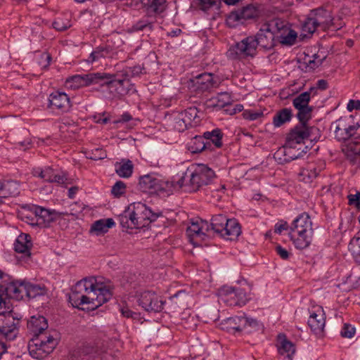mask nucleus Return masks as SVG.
Listing matches in <instances>:
<instances>
[{
    "label": "nucleus",
    "mask_w": 360,
    "mask_h": 360,
    "mask_svg": "<svg viewBox=\"0 0 360 360\" xmlns=\"http://www.w3.org/2000/svg\"><path fill=\"white\" fill-rule=\"evenodd\" d=\"M275 251L279 257L283 259H288L291 255L290 252L281 245H278L275 247Z\"/></svg>",
    "instance_id": "nucleus-57"
},
{
    "label": "nucleus",
    "mask_w": 360,
    "mask_h": 360,
    "mask_svg": "<svg viewBox=\"0 0 360 360\" xmlns=\"http://www.w3.org/2000/svg\"><path fill=\"white\" fill-rule=\"evenodd\" d=\"M169 120L174 129L179 132L184 131L190 127L181 112H172L169 115Z\"/></svg>",
    "instance_id": "nucleus-34"
},
{
    "label": "nucleus",
    "mask_w": 360,
    "mask_h": 360,
    "mask_svg": "<svg viewBox=\"0 0 360 360\" xmlns=\"http://www.w3.org/2000/svg\"><path fill=\"white\" fill-rule=\"evenodd\" d=\"M70 26L71 25L68 20H63L62 18H58L53 22V28L58 31H64Z\"/></svg>",
    "instance_id": "nucleus-53"
},
{
    "label": "nucleus",
    "mask_w": 360,
    "mask_h": 360,
    "mask_svg": "<svg viewBox=\"0 0 360 360\" xmlns=\"http://www.w3.org/2000/svg\"><path fill=\"white\" fill-rule=\"evenodd\" d=\"M106 157L105 153L100 148H96L92 152V156L90 157L91 159L93 160H102Z\"/></svg>",
    "instance_id": "nucleus-59"
},
{
    "label": "nucleus",
    "mask_w": 360,
    "mask_h": 360,
    "mask_svg": "<svg viewBox=\"0 0 360 360\" xmlns=\"http://www.w3.org/2000/svg\"><path fill=\"white\" fill-rule=\"evenodd\" d=\"M263 116V112L261 111H255L252 110H245L243 112V117L248 120H257Z\"/></svg>",
    "instance_id": "nucleus-52"
},
{
    "label": "nucleus",
    "mask_w": 360,
    "mask_h": 360,
    "mask_svg": "<svg viewBox=\"0 0 360 360\" xmlns=\"http://www.w3.org/2000/svg\"><path fill=\"white\" fill-rule=\"evenodd\" d=\"M20 193L19 183L14 180H4L2 181L1 197H15Z\"/></svg>",
    "instance_id": "nucleus-33"
},
{
    "label": "nucleus",
    "mask_w": 360,
    "mask_h": 360,
    "mask_svg": "<svg viewBox=\"0 0 360 360\" xmlns=\"http://www.w3.org/2000/svg\"><path fill=\"white\" fill-rule=\"evenodd\" d=\"M319 130L315 127H308L307 124L296 125L287 136V146L296 147L304 143V140L309 139L311 141H317L319 138Z\"/></svg>",
    "instance_id": "nucleus-7"
},
{
    "label": "nucleus",
    "mask_w": 360,
    "mask_h": 360,
    "mask_svg": "<svg viewBox=\"0 0 360 360\" xmlns=\"http://www.w3.org/2000/svg\"><path fill=\"white\" fill-rule=\"evenodd\" d=\"M224 228V231L220 234V236L227 240H233L240 233V226L235 219H228Z\"/></svg>",
    "instance_id": "nucleus-28"
},
{
    "label": "nucleus",
    "mask_w": 360,
    "mask_h": 360,
    "mask_svg": "<svg viewBox=\"0 0 360 360\" xmlns=\"http://www.w3.org/2000/svg\"><path fill=\"white\" fill-rule=\"evenodd\" d=\"M27 327L29 330L36 337H42V333L47 329L48 323L46 319L42 316L31 317L30 320L27 322Z\"/></svg>",
    "instance_id": "nucleus-27"
},
{
    "label": "nucleus",
    "mask_w": 360,
    "mask_h": 360,
    "mask_svg": "<svg viewBox=\"0 0 360 360\" xmlns=\"http://www.w3.org/2000/svg\"><path fill=\"white\" fill-rule=\"evenodd\" d=\"M288 229V224L287 222L277 223L274 227V232L281 233L282 231L287 230Z\"/></svg>",
    "instance_id": "nucleus-63"
},
{
    "label": "nucleus",
    "mask_w": 360,
    "mask_h": 360,
    "mask_svg": "<svg viewBox=\"0 0 360 360\" xmlns=\"http://www.w3.org/2000/svg\"><path fill=\"white\" fill-rule=\"evenodd\" d=\"M214 172L207 165L200 164L187 169L180 179L176 181L178 188L193 192L201 186L209 184L214 178Z\"/></svg>",
    "instance_id": "nucleus-3"
},
{
    "label": "nucleus",
    "mask_w": 360,
    "mask_h": 360,
    "mask_svg": "<svg viewBox=\"0 0 360 360\" xmlns=\"http://www.w3.org/2000/svg\"><path fill=\"white\" fill-rule=\"evenodd\" d=\"M320 171V169H317L314 166H309V169L307 170L308 172L307 175L310 179L316 177L319 175Z\"/></svg>",
    "instance_id": "nucleus-64"
},
{
    "label": "nucleus",
    "mask_w": 360,
    "mask_h": 360,
    "mask_svg": "<svg viewBox=\"0 0 360 360\" xmlns=\"http://www.w3.org/2000/svg\"><path fill=\"white\" fill-rule=\"evenodd\" d=\"M313 59L309 58L308 60L306 61V63L307 64V66L310 69H315L320 66L322 64L323 59H318V56L316 55L313 56Z\"/></svg>",
    "instance_id": "nucleus-58"
},
{
    "label": "nucleus",
    "mask_w": 360,
    "mask_h": 360,
    "mask_svg": "<svg viewBox=\"0 0 360 360\" xmlns=\"http://www.w3.org/2000/svg\"><path fill=\"white\" fill-rule=\"evenodd\" d=\"M349 250L354 255L356 262L360 263V235L354 236L349 244Z\"/></svg>",
    "instance_id": "nucleus-48"
},
{
    "label": "nucleus",
    "mask_w": 360,
    "mask_h": 360,
    "mask_svg": "<svg viewBox=\"0 0 360 360\" xmlns=\"http://www.w3.org/2000/svg\"><path fill=\"white\" fill-rule=\"evenodd\" d=\"M126 67L122 70L117 71L115 74H108L105 72H100L101 78L99 79V83H104L103 79H110L112 82H117V80H122L124 82L130 83L128 76H127Z\"/></svg>",
    "instance_id": "nucleus-40"
},
{
    "label": "nucleus",
    "mask_w": 360,
    "mask_h": 360,
    "mask_svg": "<svg viewBox=\"0 0 360 360\" xmlns=\"http://www.w3.org/2000/svg\"><path fill=\"white\" fill-rule=\"evenodd\" d=\"M67 181V177L64 174H53L52 179H51V183H58L59 184H65Z\"/></svg>",
    "instance_id": "nucleus-60"
},
{
    "label": "nucleus",
    "mask_w": 360,
    "mask_h": 360,
    "mask_svg": "<svg viewBox=\"0 0 360 360\" xmlns=\"http://www.w3.org/2000/svg\"><path fill=\"white\" fill-rule=\"evenodd\" d=\"M292 117V111L290 108H283L275 114L273 118V124L276 127H279L283 124L290 122Z\"/></svg>",
    "instance_id": "nucleus-38"
},
{
    "label": "nucleus",
    "mask_w": 360,
    "mask_h": 360,
    "mask_svg": "<svg viewBox=\"0 0 360 360\" xmlns=\"http://www.w3.org/2000/svg\"><path fill=\"white\" fill-rule=\"evenodd\" d=\"M126 185L121 181H117L112 187L111 193L115 197H120L125 193Z\"/></svg>",
    "instance_id": "nucleus-50"
},
{
    "label": "nucleus",
    "mask_w": 360,
    "mask_h": 360,
    "mask_svg": "<svg viewBox=\"0 0 360 360\" xmlns=\"http://www.w3.org/2000/svg\"><path fill=\"white\" fill-rule=\"evenodd\" d=\"M347 108L349 111L360 110V100H350L347 104Z\"/></svg>",
    "instance_id": "nucleus-62"
},
{
    "label": "nucleus",
    "mask_w": 360,
    "mask_h": 360,
    "mask_svg": "<svg viewBox=\"0 0 360 360\" xmlns=\"http://www.w3.org/2000/svg\"><path fill=\"white\" fill-rule=\"evenodd\" d=\"M257 49L256 39L253 36H248L231 46L227 51V56L233 60L252 58L257 54Z\"/></svg>",
    "instance_id": "nucleus-8"
},
{
    "label": "nucleus",
    "mask_w": 360,
    "mask_h": 360,
    "mask_svg": "<svg viewBox=\"0 0 360 360\" xmlns=\"http://www.w3.org/2000/svg\"><path fill=\"white\" fill-rule=\"evenodd\" d=\"M227 219L226 217L223 214H217L212 217L210 224L202 219L192 221L186 228V236L191 243L198 245L210 231H213L214 233L220 236L224 231V226Z\"/></svg>",
    "instance_id": "nucleus-2"
},
{
    "label": "nucleus",
    "mask_w": 360,
    "mask_h": 360,
    "mask_svg": "<svg viewBox=\"0 0 360 360\" xmlns=\"http://www.w3.org/2000/svg\"><path fill=\"white\" fill-rule=\"evenodd\" d=\"M297 110H298L297 117L300 121V124H307V121L311 118L312 107L307 106Z\"/></svg>",
    "instance_id": "nucleus-49"
},
{
    "label": "nucleus",
    "mask_w": 360,
    "mask_h": 360,
    "mask_svg": "<svg viewBox=\"0 0 360 360\" xmlns=\"http://www.w3.org/2000/svg\"><path fill=\"white\" fill-rule=\"evenodd\" d=\"M360 127L359 122L356 124L347 125L342 120H339L336 123L335 129V138L338 141H348L356 134V129Z\"/></svg>",
    "instance_id": "nucleus-19"
},
{
    "label": "nucleus",
    "mask_w": 360,
    "mask_h": 360,
    "mask_svg": "<svg viewBox=\"0 0 360 360\" xmlns=\"http://www.w3.org/2000/svg\"><path fill=\"white\" fill-rule=\"evenodd\" d=\"M326 324L325 314L322 308L319 307L316 311L311 313L308 319V325L316 334H321Z\"/></svg>",
    "instance_id": "nucleus-21"
},
{
    "label": "nucleus",
    "mask_w": 360,
    "mask_h": 360,
    "mask_svg": "<svg viewBox=\"0 0 360 360\" xmlns=\"http://www.w3.org/2000/svg\"><path fill=\"white\" fill-rule=\"evenodd\" d=\"M348 203L357 208L360 207V191H356L355 194H349L347 195Z\"/></svg>",
    "instance_id": "nucleus-55"
},
{
    "label": "nucleus",
    "mask_w": 360,
    "mask_h": 360,
    "mask_svg": "<svg viewBox=\"0 0 360 360\" xmlns=\"http://www.w3.org/2000/svg\"><path fill=\"white\" fill-rule=\"evenodd\" d=\"M258 12L255 6L249 4L238 9V11L232 12L229 16L228 22L229 23L231 20L237 21L252 19L256 18Z\"/></svg>",
    "instance_id": "nucleus-22"
},
{
    "label": "nucleus",
    "mask_w": 360,
    "mask_h": 360,
    "mask_svg": "<svg viewBox=\"0 0 360 360\" xmlns=\"http://www.w3.org/2000/svg\"><path fill=\"white\" fill-rule=\"evenodd\" d=\"M220 84L219 79L211 73L200 74L189 81V87L193 91L204 92L217 87Z\"/></svg>",
    "instance_id": "nucleus-13"
},
{
    "label": "nucleus",
    "mask_w": 360,
    "mask_h": 360,
    "mask_svg": "<svg viewBox=\"0 0 360 360\" xmlns=\"http://www.w3.org/2000/svg\"><path fill=\"white\" fill-rule=\"evenodd\" d=\"M112 50L110 46H98L90 55L89 61L93 63L101 58L111 57Z\"/></svg>",
    "instance_id": "nucleus-42"
},
{
    "label": "nucleus",
    "mask_w": 360,
    "mask_h": 360,
    "mask_svg": "<svg viewBox=\"0 0 360 360\" xmlns=\"http://www.w3.org/2000/svg\"><path fill=\"white\" fill-rule=\"evenodd\" d=\"M156 22L155 18L150 14H147L135 22L132 27L133 32L140 31H150L154 29L155 23Z\"/></svg>",
    "instance_id": "nucleus-29"
},
{
    "label": "nucleus",
    "mask_w": 360,
    "mask_h": 360,
    "mask_svg": "<svg viewBox=\"0 0 360 360\" xmlns=\"http://www.w3.org/2000/svg\"><path fill=\"white\" fill-rule=\"evenodd\" d=\"M2 292L6 295L10 299L21 300L25 296L29 298H36L37 297L46 295L47 290L44 286L31 284L23 281H11L6 287L0 286Z\"/></svg>",
    "instance_id": "nucleus-6"
},
{
    "label": "nucleus",
    "mask_w": 360,
    "mask_h": 360,
    "mask_svg": "<svg viewBox=\"0 0 360 360\" xmlns=\"http://www.w3.org/2000/svg\"><path fill=\"white\" fill-rule=\"evenodd\" d=\"M118 218L120 225L122 227L127 229H136L134 219L131 214V210L129 207L123 212L122 214L119 215Z\"/></svg>",
    "instance_id": "nucleus-46"
},
{
    "label": "nucleus",
    "mask_w": 360,
    "mask_h": 360,
    "mask_svg": "<svg viewBox=\"0 0 360 360\" xmlns=\"http://www.w3.org/2000/svg\"><path fill=\"white\" fill-rule=\"evenodd\" d=\"M207 142L203 136H195L188 143V148L193 153H198L207 149Z\"/></svg>",
    "instance_id": "nucleus-41"
},
{
    "label": "nucleus",
    "mask_w": 360,
    "mask_h": 360,
    "mask_svg": "<svg viewBox=\"0 0 360 360\" xmlns=\"http://www.w3.org/2000/svg\"><path fill=\"white\" fill-rule=\"evenodd\" d=\"M243 316L245 321L242 325L243 332L250 333L259 330L262 328V324L257 319L247 317L244 315Z\"/></svg>",
    "instance_id": "nucleus-45"
},
{
    "label": "nucleus",
    "mask_w": 360,
    "mask_h": 360,
    "mask_svg": "<svg viewBox=\"0 0 360 360\" xmlns=\"http://www.w3.org/2000/svg\"><path fill=\"white\" fill-rule=\"evenodd\" d=\"M166 0H143V4L146 8V13L160 14L164 12L167 7Z\"/></svg>",
    "instance_id": "nucleus-30"
},
{
    "label": "nucleus",
    "mask_w": 360,
    "mask_h": 360,
    "mask_svg": "<svg viewBox=\"0 0 360 360\" xmlns=\"http://www.w3.org/2000/svg\"><path fill=\"white\" fill-rule=\"evenodd\" d=\"M127 76H128L129 80L131 78L139 77L143 73V68L140 65H136L134 67H126Z\"/></svg>",
    "instance_id": "nucleus-51"
},
{
    "label": "nucleus",
    "mask_w": 360,
    "mask_h": 360,
    "mask_svg": "<svg viewBox=\"0 0 360 360\" xmlns=\"http://www.w3.org/2000/svg\"><path fill=\"white\" fill-rule=\"evenodd\" d=\"M278 37L279 39V42L281 44L292 46L296 41L297 34L295 30L283 27H282L280 35Z\"/></svg>",
    "instance_id": "nucleus-36"
},
{
    "label": "nucleus",
    "mask_w": 360,
    "mask_h": 360,
    "mask_svg": "<svg viewBox=\"0 0 360 360\" xmlns=\"http://www.w3.org/2000/svg\"><path fill=\"white\" fill-rule=\"evenodd\" d=\"M309 15L322 30H326L332 25L330 12L323 8L312 10Z\"/></svg>",
    "instance_id": "nucleus-23"
},
{
    "label": "nucleus",
    "mask_w": 360,
    "mask_h": 360,
    "mask_svg": "<svg viewBox=\"0 0 360 360\" xmlns=\"http://www.w3.org/2000/svg\"><path fill=\"white\" fill-rule=\"evenodd\" d=\"M220 295L221 300L229 306H243L250 300V295L243 289L229 286L223 287Z\"/></svg>",
    "instance_id": "nucleus-11"
},
{
    "label": "nucleus",
    "mask_w": 360,
    "mask_h": 360,
    "mask_svg": "<svg viewBox=\"0 0 360 360\" xmlns=\"http://www.w3.org/2000/svg\"><path fill=\"white\" fill-rule=\"evenodd\" d=\"M57 345V340L51 335L36 337L29 342L30 354L34 359H40L52 352Z\"/></svg>",
    "instance_id": "nucleus-9"
},
{
    "label": "nucleus",
    "mask_w": 360,
    "mask_h": 360,
    "mask_svg": "<svg viewBox=\"0 0 360 360\" xmlns=\"http://www.w3.org/2000/svg\"><path fill=\"white\" fill-rule=\"evenodd\" d=\"M277 348L281 355L285 356L289 360H292V356L295 352V346L287 339L285 335L279 334L278 335Z\"/></svg>",
    "instance_id": "nucleus-26"
},
{
    "label": "nucleus",
    "mask_w": 360,
    "mask_h": 360,
    "mask_svg": "<svg viewBox=\"0 0 360 360\" xmlns=\"http://www.w3.org/2000/svg\"><path fill=\"white\" fill-rule=\"evenodd\" d=\"M115 226V221L112 219H103L96 221L91 227L90 231L100 235L108 232V229Z\"/></svg>",
    "instance_id": "nucleus-35"
},
{
    "label": "nucleus",
    "mask_w": 360,
    "mask_h": 360,
    "mask_svg": "<svg viewBox=\"0 0 360 360\" xmlns=\"http://www.w3.org/2000/svg\"><path fill=\"white\" fill-rule=\"evenodd\" d=\"M318 27H320L310 15L306 18L302 25V30L304 32V35L306 37L307 34L311 35Z\"/></svg>",
    "instance_id": "nucleus-47"
},
{
    "label": "nucleus",
    "mask_w": 360,
    "mask_h": 360,
    "mask_svg": "<svg viewBox=\"0 0 360 360\" xmlns=\"http://www.w3.org/2000/svg\"><path fill=\"white\" fill-rule=\"evenodd\" d=\"M10 276L0 271V286L6 288L11 282Z\"/></svg>",
    "instance_id": "nucleus-61"
},
{
    "label": "nucleus",
    "mask_w": 360,
    "mask_h": 360,
    "mask_svg": "<svg viewBox=\"0 0 360 360\" xmlns=\"http://www.w3.org/2000/svg\"><path fill=\"white\" fill-rule=\"evenodd\" d=\"M205 141L207 142V150H210L212 145L216 148H219L222 146V136L223 134L221 129L217 128L212 131H206L203 134Z\"/></svg>",
    "instance_id": "nucleus-31"
},
{
    "label": "nucleus",
    "mask_w": 360,
    "mask_h": 360,
    "mask_svg": "<svg viewBox=\"0 0 360 360\" xmlns=\"http://www.w3.org/2000/svg\"><path fill=\"white\" fill-rule=\"evenodd\" d=\"M342 150L352 165L360 166V142L359 141L348 142Z\"/></svg>",
    "instance_id": "nucleus-25"
},
{
    "label": "nucleus",
    "mask_w": 360,
    "mask_h": 360,
    "mask_svg": "<svg viewBox=\"0 0 360 360\" xmlns=\"http://www.w3.org/2000/svg\"><path fill=\"white\" fill-rule=\"evenodd\" d=\"M139 188L142 192L165 197L171 195L177 187L176 183L165 181L157 174H149L140 177Z\"/></svg>",
    "instance_id": "nucleus-5"
},
{
    "label": "nucleus",
    "mask_w": 360,
    "mask_h": 360,
    "mask_svg": "<svg viewBox=\"0 0 360 360\" xmlns=\"http://www.w3.org/2000/svg\"><path fill=\"white\" fill-rule=\"evenodd\" d=\"M315 90L314 87L310 88L309 91H304L297 96H296L292 101V105L296 109H299L301 108H306L309 105V103L310 101V94L311 91Z\"/></svg>",
    "instance_id": "nucleus-44"
},
{
    "label": "nucleus",
    "mask_w": 360,
    "mask_h": 360,
    "mask_svg": "<svg viewBox=\"0 0 360 360\" xmlns=\"http://www.w3.org/2000/svg\"><path fill=\"white\" fill-rule=\"evenodd\" d=\"M115 167L116 174L121 178H129L133 173L134 165L130 160L122 159Z\"/></svg>",
    "instance_id": "nucleus-32"
},
{
    "label": "nucleus",
    "mask_w": 360,
    "mask_h": 360,
    "mask_svg": "<svg viewBox=\"0 0 360 360\" xmlns=\"http://www.w3.org/2000/svg\"><path fill=\"white\" fill-rule=\"evenodd\" d=\"M295 148L296 147H290V146H287V144L285 145L283 149V152L285 156V162H288L302 157V153H307L308 146H305L303 149L299 148L295 150Z\"/></svg>",
    "instance_id": "nucleus-37"
},
{
    "label": "nucleus",
    "mask_w": 360,
    "mask_h": 360,
    "mask_svg": "<svg viewBox=\"0 0 360 360\" xmlns=\"http://www.w3.org/2000/svg\"><path fill=\"white\" fill-rule=\"evenodd\" d=\"M355 328L349 324L345 323L341 330V335L344 338H351L354 335Z\"/></svg>",
    "instance_id": "nucleus-56"
},
{
    "label": "nucleus",
    "mask_w": 360,
    "mask_h": 360,
    "mask_svg": "<svg viewBox=\"0 0 360 360\" xmlns=\"http://www.w3.org/2000/svg\"><path fill=\"white\" fill-rule=\"evenodd\" d=\"M181 112L190 127H194L199 124L198 110L195 107L188 108Z\"/></svg>",
    "instance_id": "nucleus-43"
},
{
    "label": "nucleus",
    "mask_w": 360,
    "mask_h": 360,
    "mask_svg": "<svg viewBox=\"0 0 360 360\" xmlns=\"http://www.w3.org/2000/svg\"><path fill=\"white\" fill-rule=\"evenodd\" d=\"M53 169L51 167H46L44 169H41L37 174L39 177L44 179L46 181L51 182V179L53 175Z\"/></svg>",
    "instance_id": "nucleus-54"
},
{
    "label": "nucleus",
    "mask_w": 360,
    "mask_h": 360,
    "mask_svg": "<svg viewBox=\"0 0 360 360\" xmlns=\"http://www.w3.org/2000/svg\"><path fill=\"white\" fill-rule=\"evenodd\" d=\"M111 289L97 281L94 277L85 278L78 281L70 295V302L74 307L92 304L98 307L112 297Z\"/></svg>",
    "instance_id": "nucleus-1"
},
{
    "label": "nucleus",
    "mask_w": 360,
    "mask_h": 360,
    "mask_svg": "<svg viewBox=\"0 0 360 360\" xmlns=\"http://www.w3.org/2000/svg\"><path fill=\"white\" fill-rule=\"evenodd\" d=\"M253 37L256 39L257 47L268 50L274 46V34L271 24H264Z\"/></svg>",
    "instance_id": "nucleus-17"
},
{
    "label": "nucleus",
    "mask_w": 360,
    "mask_h": 360,
    "mask_svg": "<svg viewBox=\"0 0 360 360\" xmlns=\"http://www.w3.org/2000/svg\"><path fill=\"white\" fill-rule=\"evenodd\" d=\"M70 106V98L65 93L55 91L49 95V107L50 108L67 111Z\"/></svg>",
    "instance_id": "nucleus-20"
},
{
    "label": "nucleus",
    "mask_w": 360,
    "mask_h": 360,
    "mask_svg": "<svg viewBox=\"0 0 360 360\" xmlns=\"http://www.w3.org/2000/svg\"><path fill=\"white\" fill-rule=\"evenodd\" d=\"M100 78V72L75 75L67 78L65 84L67 87L75 90L84 86L98 84Z\"/></svg>",
    "instance_id": "nucleus-14"
},
{
    "label": "nucleus",
    "mask_w": 360,
    "mask_h": 360,
    "mask_svg": "<svg viewBox=\"0 0 360 360\" xmlns=\"http://www.w3.org/2000/svg\"><path fill=\"white\" fill-rule=\"evenodd\" d=\"M137 302L147 311L160 312L163 309L165 301L153 291L136 293Z\"/></svg>",
    "instance_id": "nucleus-12"
},
{
    "label": "nucleus",
    "mask_w": 360,
    "mask_h": 360,
    "mask_svg": "<svg viewBox=\"0 0 360 360\" xmlns=\"http://www.w3.org/2000/svg\"><path fill=\"white\" fill-rule=\"evenodd\" d=\"M32 246V243L30 235L21 233L16 238L14 243V250L22 255L20 259L22 262H27L30 259Z\"/></svg>",
    "instance_id": "nucleus-18"
},
{
    "label": "nucleus",
    "mask_w": 360,
    "mask_h": 360,
    "mask_svg": "<svg viewBox=\"0 0 360 360\" xmlns=\"http://www.w3.org/2000/svg\"><path fill=\"white\" fill-rule=\"evenodd\" d=\"M30 211L34 215V217L32 218V221H27L31 225L46 226L57 217V212L55 210H47L37 205H32Z\"/></svg>",
    "instance_id": "nucleus-15"
},
{
    "label": "nucleus",
    "mask_w": 360,
    "mask_h": 360,
    "mask_svg": "<svg viewBox=\"0 0 360 360\" xmlns=\"http://www.w3.org/2000/svg\"><path fill=\"white\" fill-rule=\"evenodd\" d=\"M245 321L243 316L229 317L221 323V328L231 334H239L243 332L242 325Z\"/></svg>",
    "instance_id": "nucleus-24"
},
{
    "label": "nucleus",
    "mask_w": 360,
    "mask_h": 360,
    "mask_svg": "<svg viewBox=\"0 0 360 360\" xmlns=\"http://www.w3.org/2000/svg\"><path fill=\"white\" fill-rule=\"evenodd\" d=\"M314 230L308 214L304 212L297 217L290 226L289 236L297 249H305L311 243Z\"/></svg>",
    "instance_id": "nucleus-4"
},
{
    "label": "nucleus",
    "mask_w": 360,
    "mask_h": 360,
    "mask_svg": "<svg viewBox=\"0 0 360 360\" xmlns=\"http://www.w3.org/2000/svg\"><path fill=\"white\" fill-rule=\"evenodd\" d=\"M210 102L211 103L210 106L217 109H221L226 105H231L232 98L229 93L221 92L219 93L216 97L212 98Z\"/></svg>",
    "instance_id": "nucleus-39"
},
{
    "label": "nucleus",
    "mask_w": 360,
    "mask_h": 360,
    "mask_svg": "<svg viewBox=\"0 0 360 360\" xmlns=\"http://www.w3.org/2000/svg\"><path fill=\"white\" fill-rule=\"evenodd\" d=\"M131 214L134 219L136 229H141L149 225L159 217L158 213L153 212L146 204L136 202L129 206Z\"/></svg>",
    "instance_id": "nucleus-10"
},
{
    "label": "nucleus",
    "mask_w": 360,
    "mask_h": 360,
    "mask_svg": "<svg viewBox=\"0 0 360 360\" xmlns=\"http://www.w3.org/2000/svg\"><path fill=\"white\" fill-rule=\"evenodd\" d=\"M103 82L104 83H98V85L109 91L108 98H121L127 94L134 87L132 84L124 82L122 80L112 82L110 79H103Z\"/></svg>",
    "instance_id": "nucleus-16"
}]
</instances>
